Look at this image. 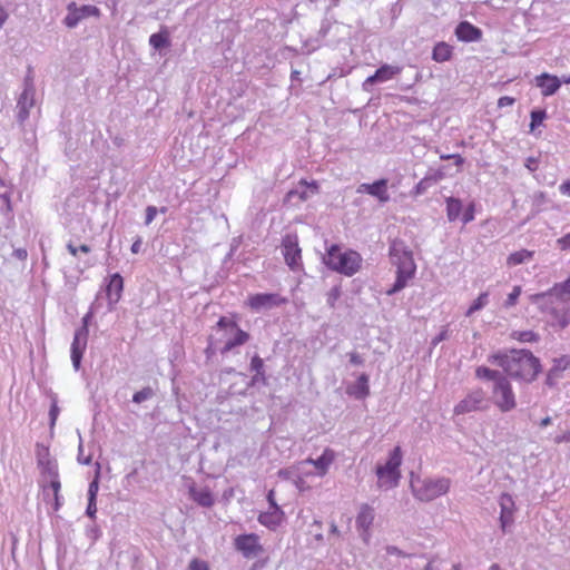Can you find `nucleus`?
<instances>
[{
	"label": "nucleus",
	"mask_w": 570,
	"mask_h": 570,
	"mask_svg": "<svg viewBox=\"0 0 570 570\" xmlns=\"http://www.w3.org/2000/svg\"><path fill=\"white\" fill-rule=\"evenodd\" d=\"M488 297H489V293L488 292L481 293L478 296V298L471 304V306L469 307V309L465 313V316L469 317L473 313L482 309L488 304V302H489Z\"/></svg>",
	"instance_id": "nucleus-34"
},
{
	"label": "nucleus",
	"mask_w": 570,
	"mask_h": 570,
	"mask_svg": "<svg viewBox=\"0 0 570 570\" xmlns=\"http://www.w3.org/2000/svg\"><path fill=\"white\" fill-rule=\"evenodd\" d=\"M258 539V535L252 533V559H257V561L252 564V570L264 567L268 560V548L262 546Z\"/></svg>",
	"instance_id": "nucleus-22"
},
{
	"label": "nucleus",
	"mask_w": 570,
	"mask_h": 570,
	"mask_svg": "<svg viewBox=\"0 0 570 570\" xmlns=\"http://www.w3.org/2000/svg\"><path fill=\"white\" fill-rule=\"evenodd\" d=\"M347 394L353 395L357 400H363L370 394L368 375L362 373L357 381L350 385L346 390Z\"/></svg>",
	"instance_id": "nucleus-23"
},
{
	"label": "nucleus",
	"mask_w": 570,
	"mask_h": 570,
	"mask_svg": "<svg viewBox=\"0 0 570 570\" xmlns=\"http://www.w3.org/2000/svg\"><path fill=\"white\" fill-rule=\"evenodd\" d=\"M59 407H58V404H57V399L56 396L52 399V403H51V406H50V411H49V417H50V428L52 429L56 424V421H57V417L59 415Z\"/></svg>",
	"instance_id": "nucleus-45"
},
{
	"label": "nucleus",
	"mask_w": 570,
	"mask_h": 570,
	"mask_svg": "<svg viewBox=\"0 0 570 570\" xmlns=\"http://www.w3.org/2000/svg\"><path fill=\"white\" fill-rule=\"evenodd\" d=\"M513 104H514V99L512 97H508V96H503V97L499 98V100H498V106L500 108L507 107V106H512Z\"/></svg>",
	"instance_id": "nucleus-59"
},
{
	"label": "nucleus",
	"mask_w": 570,
	"mask_h": 570,
	"mask_svg": "<svg viewBox=\"0 0 570 570\" xmlns=\"http://www.w3.org/2000/svg\"><path fill=\"white\" fill-rule=\"evenodd\" d=\"M537 86L541 88L543 96H551L558 91L561 82L557 76L542 73L535 77Z\"/></svg>",
	"instance_id": "nucleus-21"
},
{
	"label": "nucleus",
	"mask_w": 570,
	"mask_h": 570,
	"mask_svg": "<svg viewBox=\"0 0 570 570\" xmlns=\"http://www.w3.org/2000/svg\"><path fill=\"white\" fill-rule=\"evenodd\" d=\"M560 191L563 195L570 196V180H567V181H564L563 184L560 185Z\"/></svg>",
	"instance_id": "nucleus-63"
},
{
	"label": "nucleus",
	"mask_w": 570,
	"mask_h": 570,
	"mask_svg": "<svg viewBox=\"0 0 570 570\" xmlns=\"http://www.w3.org/2000/svg\"><path fill=\"white\" fill-rule=\"evenodd\" d=\"M149 43L155 49L159 50L169 45L168 38L161 32L153 33L149 38Z\"/></svg>",
	"instance_id": "nucleus-37"
},
{
	"label": "nucleus",
	"mask_w": 570,
	"mask_h": 570,
	"mask_svg": "<svg viewBox=\"0 0 570 570\" xmlns=\"http://www.w3.org/2000/svg\"><path fill=\"white\" fill-rule=\"evenodd\" d=\"M274 490H271L267 494V500L269 503V508L267 511L259 513L258 521L267 527L268 529H275L281 524L284 518V512L277 505L274 498Z\"/></svg>",
	"instance_id": "nucleus-11"
},
{
	"label": "nucleus",
	"mask_w": 570,
	"mask_h": 570,
	"mask_svg": "<svg viewBox=\"0 0 570 570\" xmlns=\"http://www.w3.org/2000/svg\"><path fill=\"white\" fill-rule=\"evenodd\" d=\"M462 202L459 198L455 197H448L446 198V217L449 222L456 220L461 213H462Z\"/></svg>",
	"instance_id": "nucleus-30"
},
{
	"label": "nucleus",
	"mask_w": 570,
	"mask_h": 570,
	"mask_svg": "<svg viewBox=\"0 0 570 570\" xmlns=\"http://www.w3.org/2000/svg\"><path fill=\"white\" fill-rule=\"evenodd\" d=\"M533 256H534L533 250L520 249V250L514 252L508 256L507 266L513 267L517 265L528 263L529 261H531L533 258Z\"/></svg>",
	"instance_id": "nucleus-28"
},
{
	"label": "nucleus",
	"mask_w": 570,
	"mask_h": 570,
	"mask_svg": "<svg viewBox=\"0 0 570 570\" xmlns=\"http://www.w3.org/2000/svg\"><path fill=\"white\" fill-rule=\"evenodd\" d=\"M474 219V204L471 203L464 210L462 215V222L463 224H468Z\"/></svg>",
	"instance_id": "nucleus-48"
},
{
	"label": "nucleus",
	"mask_w": 570,
	"mask_h": 570,
	"mask_svg": "<svg viewBox=\"0 0 570 570\" xmlns=\"http://www.w3.org/2000/svg\"><path fill=\"white\" fill-rule=\"evenodd\" d=\"M402 463V454L400 446H396L390 454L387 462L384 465L376 468V475L379 478V487L393 488L397 484L400 478L399 468Z\"/></svg>",
	"instance_id": "nucleus-4"
},
{
	"label": "nucleus",
	"mask_w": 570,
	"mask_h": 570,
	"mask_svg": "<svg viewBox=\"0 0 570 570\" xmlns=\"http://www.w3.org/2000/svg\"><path fill=\"white\" fill-rule=\"evenodd\" d=\"M520 294H521V287L520 286H514L512 292L508 295V298L504 302V306L505 307L514 306L517 301H518V297L520 296Z\"/></svg>",
	"instance_id": "nucleus-44"
},
{
	"label": "nucleus",
	"mask_w": 570,
	"mask_h": 570,
	"mask_svg": "<svg viewBox=\"0 0 570 570\" xmlns=\"http://www.w3.org/2000/svg\"><path fill=\"white\" fill-rule=\"evenodd\" d=\"M286 303V298L275 293L256 294L252 296V309H271Z\"/></svg>",
	"instance_id": "nucleus-16"
},
{
	"label": "nucleus",
	"mask_w": 570,
	"mask_h": 570,
	"mask_svg": "<svg viewBox=\"0 0 570 570\" xmlns=\"http://www.w3.org/2000/svg\"><path fill=\"white\" fill-rule=\"evenodd\" d=\"M448 338V330L443 328L439 335L432 340V345L436 346L439 343Z\"/></svg>",
	"instance_id": "nucleus-58"
},
{
	"label": "nucleus",
	"mask_w": 570,
	"mask_h": 570,
	"mask_svg": "<svg viewBox=\"0 0 570 570\" xmlns=\"http://www.w3.org/2000/svg\"><path fill=\"white\" fill-rule=\"evenodd\" d=\"M155 395L154 390L150 386H146L142 390L136 392L132 396V402L142 403Z\"/></svg>",
	"instance_id": "nucleus-39"
},
{
	"label": "nucleus",
	"mask_w": 570,
	"mask_h": 570,
	"mask_svg": "<svg viewBox=\"0 0 570 570\" xmlns=\"http://www.w3.org/2000/svg\"><path fill=\"white\" fill-rule=\"evenodd\" d=\"M67 10L68 13L63 19V23L70 29L77 27L81 20L88 17H98L100 14V11L96 6L83 4L78 7L76 2H70L67 6Z\"/></svg>",
	"instance_id": "nucleus-8"
},
{
	"label": "nucleus",
	"mask_w": 570,
	"mask_h": 570,
	"mask_svg": "<svg viewBox=\"0 0 570 570\" xmlns=\"http://www.w3.org/2000/svg\"><path fill=\"white\" fill-rule=\"evenodd\" d=\"M99 485L97 479L90 482L89 489H88V499L96 500L97 492H98Z\"/></svg>",
	"instance_id": "nucleus-52"
},
{
	"label": "nucleus",
	"mask_w": 570,
	"mask_h": 570,
	"mask_svg": "<svg viewBox=\"0 0 570 570\" xmlns=\"http://www.w3.org/2000/svg\"><path fill=\"white\" fill-rule=\"evenodd\" d=\"M451 56H452V47L445 42L436 43L433 49V52H432V58L436 62L448 61V60H450Z\"/></svg>",
	"instance_id": "nucleus-31"
},
{
	"label": "nucleus",
	"mask_w": 570,
	"mask_h": 570,
	"mask_svg": "<svg viewBox=\"0 0 570 570\" xmlns=\"http://www.w3.org/2000/svg\"><path fill=\"white\" fill-rule=\"evenodd\" d=\"M83 449H82V444L80 443L79 445V453H78V461L81 463V464H90L91 462V458L90 456H87V458H83Z\"/></svg>",
	"instance_id": "nucleus-61"
},
{
	"label": "nucleus",
	"mask_w": 570,
	"mask_h": 570,
	"mask_svg": "<svg viewBox=\"0 0 570 570\" xmlns=\"http://www.w3.org/2000/svg\"><path fill=\"white\" fill-rule=\"evenodd\" d=\"M513 337L520 342H537L539 340V335L532 331L514 332Z\"/></svg>",
	"instance_id": "nucleus-40"
},
{
	"label": "nucleus",
	"mask_w": 570,
	"mask_h": 570,
	"mask_svg": "<svg viewBox=\"0 0 570 570\" xmlns=\"http://www.w3.org/2000/svg\"><path fill=\"white\" fill-rule=\"evenodd\" d=\"M414 273L415 272L403 273V269L396 271V279L393 286L386 291V294L391 296L402 291L406 286L407 282L414 276Z\"/></svg>",
	"instance_id": "nucleus-29"
},
{
	"label": "nucleus",
	"mask_w": 570,
	"mask_h": 570,
	"mask_svg": "<svg viewBox=\"0 0 570 570\" xmlns=\"http://www.w3.org/2000/svg\"><path fill=\"white\" fill-rule=\"evenodd\" d=\"M492 399L494 405L498 406L501 412H510L515 409V396L512 390V385L505 375H503L495 384H493Z\"/></svg>",
	"instance_id": "nucleus-5"
},
{
	"label": "nucleus",
	"mask_w": 570,
	"mask_h": 570,
	"mask_svg": "<svg viewBox=\"0 0 570 570\" xmlns=\"http://www.w3.org/2000/svg\"><path fill=\"white\" fill-rule=\"evenodd\" d=\"M341 296V289L338 286H334L327 294V303L331 307L335 306V302Z\"/></svg>",
	"instance_id": "nucleus-47"
},
{
	"label": "nucleus",
	"mask_w": 570,
	"mask_h": 570,
	"mask_svg": "<svg viewBox=\"0 0 570 570\" xmlns=\"http://www.w3.org/2000/svg\"><path fill=\"white\" fill-rule=\"evenodd\" d=\"M455 36L461 41L472 42L481 39L482 31L470 22L462 21L455 28Z\"/></svg>",
	"instance_id": "nucleus-20"
},
{
	"label": "nucleus",
	"mask_w": 570,
	"mask_h": 570,
	"mask_svg": "<svg viewBox=\"0 0 570 570\" xmlns=\"http://www.w3.org/2000/svg\"><path fill=\"white\" fill-rule=\"evenodd\" d=\"M124 288V279L120 274L116 273L110 277L107 285V296L109 304H115L119 301Z\"/></svg>",
	"instance_id": "nucleus-25"
},
{
	"label": "nucleus",
	"mask_w": 570,
	"mask_h": 570,
	"mask_svg": "<svg viewBox=\"0 0 570 570\" xmlns=\"http://www.w3.org/2000/svg\"><path fill=\"white\" fill-rule=\"evenodd\" d=\"M348 357H350V362L353 364V365H363L364 364V358L356 352H351L347 354Z\"/></svg>",
	"instance_id": "nucleus-54"
},
{
	"label": "nucleus",
	"mask_w": 570,
	"mask_h": 570,
	"mask_svg": "<svg viewBox=\"0 0 570 570\" xmlns=\"http://www.w3.org/2000/svg\"><path fill=\"white\" fill-rule=\"evenodd\" d=\"M96 512H97L96 500L88 499V505H87L86 514L88 517H90V518H95Z\"/></svg>",
	"instance_id": "nucleus-53"
},
{
	"label": "nucleus",
	"mask_w": 570,
	"mask_h": 570,
	"mask_svg": "<svg viewBox=\"0 0 570 570\" xmlns=\"http://www.w3.org/2000/svg\"><path fill=\"white\" fill-rule=\"evenodd\" d=\"M317 188L318 187L315 181L307 184L305 180H302L297 188L292 189L286 194L285 200L287 203H293L294 198H297L298 202H305L312 194L317 193Z\"/></svg>",
	"instance_id": "nucleus-19"
},
{
	"label": "nucleus",
	"mask_w": 570,
	"mask_h": 570,
	"mask_svg": "<svg viewBox=\"0 0 570 570\" xmlns=\"http://www.w3.org/2000/svg\"><path fill=\"white\" fill-rule=\"evenodd\" d=\"M263 365H264V363H263L262 358H259L257 356L252 357V363H250L252 372H255V375L252 377V385H254L259 380L265 382V377L262 372Z\"/></svg>",
	"instance_id": "nucleus-35"
},
{
	"label": "nucleus",
	"mask_w": 570,
	"mask_h": 570,
	"mask_svg": "<svg viewBox=\"0 0 570 570\" xmlns=\"http://www.w3.org/2000/svg\"><path fill=\"white\" fill-rule=\"evenodd\" d=\"M283 255L286 264L292 268L296 269L301 262V248L298 246L297 236L286 235L282 242Z\"/></svg>",
	"instance_id": "nucleus-12"
},
{
	"label": "nucleus",
	"mask_w": 570,
	"mask_h": 570,
	"mask_svg": "<svg viewBox=\"0 0 570 570\" xmlns=\"http://www.w3.org/2000/svg\"><path fill=\"white\" fill-rule=\"evenodd\" d=\"M402 68L399 66L392 65H383L381 66L374 75L366 78L363 83L364 89H367V86L374 85L376 82H384L392 79L394 76L401 72Z\"/></svg>",
	"instance_id": "nucleus-18"
},
{
	"label": "nucleus",
	"mask_w": 570,
	"mask_h": 570,
	"mask_svg": "<svg viewBox=\"0 0 570 570\" xmlns=\"http://www.w3.org/2000/svg\"><path fill=\"white\" fill-rule=\"evenodd\" d=\"M557 244L560 247V249H562V250L570 249V233H568L564 236H562L561 238H559L557 240Z\"/></svg>",
	"instance_id": "nucleus-51"
},
{
	"label": "nucleus",
	"mask_w": 570,
	"mask_h": 570,
	"mask_svg": "<svg viewBox=\"0 0 570 570\" xmlns=\"http://www.w3.org/2000/svg\"><path fill=\"white\" fill-rule=\"evenodd\" d=\"M386 553L390 556L406 557V554L395 546H387Z\"/></svg>",
	"instance_id": "nucleus-57"
},
{
	"label": "nucleus",
	"mask_w": 570,
	"mask_h": 570,
	"mask_svg": "<svg viewBox=\"0 0 570 570\" xmlns=\"http://www.w3.org/2000/svg\"><path fill=\"white\" fill-rule=\"evenodd\" d=\"M40 468L42 469V472L50 479L59 476L56 461H48L45 463V465H40Z\"/></svg>",
	"instance_id": "nucleus-42"
},
{
	"label": "nucleus",
	"mask_w": 570,
	"mask_h": 570,
	"mask_svg": "<svg viewBox=\"0 0 570 570\" xmlns=\"http://www.w3.org/2000/svg\"><path fill=\"white\" fill-rule=\"evenodd\" d=\"M442 177H443V175L440 171H436L433 175L425 176L415 186V194L416 195L424 194L426 191V189L432 186V184L439 181L440 179H442Z\"/></svg>",
	"instance_id": "nucleus-32"
},
{
	"label": "nucleus",
	"mask_w": 570,
	"mask_h": 570,
	"mask_svg": "<svg viewBox=\"0 0 570 570\" xmlns=\"http://www.w3.org/2000/svg\"><path fill=\"white\" fill-rule=\"evenodd\" d=\"M217 325V333L224 332V335L227 336L222 352H228L235 346L245 343L248 337L246 332L239 330L233 322L224 317L219 320Z\"/></svg>",
	"instance_id": "nucleus-7"
},
{
	"label": "nucleus",
	"mask_w": 570,
	"mask_h": 570,
	"mask_svg": "<svg viewBox=\"0 0 570 570\" xmlns=\"http://www.w3.org/2000/svg\"><path fill=\"white\" fill-rule=\"evenodd\" d=\"M475 375L479 379H487V380L493 381L494 384L499 381V379H501L503 376V374L501 372L491 370L485 366H479L475 371Z\"/></svg>",
	"instance_id": "nucleus-33"
},
{
	"label": "nucleus",
	"mask_w": 570,
	"mask_h": 570,
	"mask_svg": "<svg viewBox=\"0 0 570 570\" xmlns=\"http://www.w3.org/2000/svg\"><path fill=\"white\" fill-rule=\"evenodd\" d=\"M334 460V452L330 449H326L323 454L317 459H307L305 462L313 464L317 470L320 475L326 474L330 465Z\"/></svg>",
	"instance_id": "nucleus-26"
},
{
	"label": "nucleus",
	"mask_w": 570,
	"mask_h": 570,
	"mask_svg": "<svg viewBox=\"0 0 570 570\" xmlns=\"http://www.w3.org/2000/svg\"><path fill=\"white\" fill-rule=\"evenodd\" d=\"M189 570H209L206 561L193 559L189 563Z\"/></svg>",
	"instance_id": "nucleus-49"
},
{
	"label": "nucleus",
	"mask_w": 570,
	"mask_h": 570,
	"mask_svg": "<svg viewBox=\"0 0 570 570\" xmlns=\"http://www.w3.org/2000/svg\"><path fill=\"white\" fill-rule=\"evenodd\" d=\"M374 509L367 503H363L360 507V511L356 517V527L361 531V537L364 542H368L370 528L374 521Z\"/></svg>",
	"instance_id": "nucleus-14"
},
{
	"label": "nucleus",
	"mask_w": 570,
	"mask_h": 570,
	"mask_svg": "<svg viewBox=\"0 0 570 570\" xmlns=\"http://www.w3.org/2000/svg\"><path fill=\"white\" fill-rule=\"evenodd\" d=\"M485 393L481 389H476L470 392L462 401H460L455 407V414H465L473 411H480L487 407Z\"/></svg>",
	"instance_id": "nucleus-9"
},
{
	"label": "nucleus",
	"mask_w": 570,
	"mask_h": 570,
	"mask_svg": "<svg viewBox=\"0 0 570 570\" xmlns=\"http://www.w3.org/2000/svg\"><path fill=\"white\" fill-rule=\"evenodd\" d=\"M235 548L240 551L244 557H249V534H242L235 539Z\"/></svg>",
	"instance_id": "nucleus-36"
},
{
	"label": "nucleus",
	"mask_w": 570,
	"mask_h": 570,
	"mask_svg": "<svg viewBox=\"0 0 570 570\" xmlns=\"http://www.w3.org/2000/svg\"><path fill=\"white\" fill-rule=\"evenodd\" d=\"M570 365V360L567 356H562L560 358L554 360V365L550 370V373H557L566 370Z\"/></svg>",
	"instance_id": "nucleus-43"
},
{
	"label": "nucleus",
	"mask_w": 570,
	"mask_h": 570,
	"mask_svg": "<svg viewBox=\"0 0 570 570\" xmlns=\"http://www.w3.org/2000/svg\"><path fill=\"white\" fill-rule=\"evenodd\" d=\"M140 247H141V239H140V238H138V239H136V240L132 243V245H131V248H130V249H131V253H134V254H138V253H139V250H140Z\"/></svg>",
	"instance_id": "nucleus-64"
},
{
	"label": "nucleus",
	"mask_w": 570,
	"mask_h": 570,
	"mask_svg": "<svg viewBox=\"0 0 570 570\" xmlns=\"http://www.w3.org/2000/svg\"><path fill=\"white\" fill-rule=\"evenodd\" d=\"M36 89L30 79L24 80V88L17 101L18 120L23 122L28 117L30 109L35 106Z\"/></svg>",
	"instance_id": "nucleus-10"
},
{
	"label": "nucleus",
	"mask_w": 570,
	"mask_h": 570,
	"mask_svg": "<svg viewBox=\"0 0 570 570\" xmlns=\"http://www.w3.org/2000/svg\"><path fill=\"white\" fill-rule=\"evenodd\" d=\"M451 480L448 478L423 479L411 481L414 497L423 502H430L450 490Z\"/></svg>",
	"instance_id": "nucleus-3"
},
{
	"label": "nucleus",
	"mask_w": 570,
	"mask_h": 570,
	"mask_svg": "<svg viewBox=\"0 0 570 570\" xmlns=\"http://www.w3.org/2000/svg\"><path fill=\"white\" fill-rule=\"evenodd\" d=\"M49 487L53 492V497H57L61 488L59 476L50 479Z\"/></svg>",
	"instance_id": "nucleus-55"
},
{
	"label": "nucleus",
	"mask_w": 570,
	"mask_h": 570,
	"mask_svg": "<svg viewBox=\"0 0 570 570\" xmlns=\"http://www.w3.org/2000/svg\"><path fill=\"white\" fill-rule=\"evenodd\" d=\"M157 208L155 206H148L146 208V218H145V224L146 225H149L151 224V222L155 219L156 215H157Z\"/></svg>",
	"instance_id": "nucleus-50"
},
{
	"label": "nucleus",
	"mask_w": 570,
	"mask_h": 570,
	"mask_svg": "<svg viewBox=\"0 0 570 570\" xmlns=\"http://www.w3.org/2000/svg\"><path fill=\"white\" fill-rule=\"evenodd\" d=\"M546 117H547L546 110H543V109L532 110L531 111L530 129L533 130L537 126L541 125Z\"/></svg>",
	"instance_id": "nucleus-41"
},
{
	"label": "nucleus",
	"mask_w": 570,
	"mask_h": 570,
	"mask_svg": "<svg viewBox=\"0 0 570 570\" xmlns=\"http://www.w3.org/2000/svg\"><path fill=\"white\" fill-rule=\"evenodd\" d=\"M554 442L556 443H563V442H570V431L567 432V433H563L561 435H558L556 439H554Z\"/></svg>",
	"instance_id": "nucleus-62"
},
{
	"label": "nucleus",
	"mask_w": 570,
	"mask_h": 570,
	"mask_svg": "<svg viewBox=\"0 0 570 570\" xmlns=\"http://www.w3.org/2000/svg\"><path fill=\"white\" fill-rule=\"evenodd\" d=\"M88 333L89 331L86 326H81L75 332L71 343V361L76 371L80 368L82 354L87 346Z\"/></svg>",
	"instance_id": "nucleus-13"
},
{
	"label": "nucleus",
	"mask_w": 570,
	"mask_h": 570,
	"mask_svg": "<svg viewBox=\"0 0 570 570\" xmlns=\"http://www.w3.org/2000/svg\"><path fill=\"white\" fill-rule=\"evenodd\" d=\"M524 166L530 170V171H534L537 170L538 168V158L535 157H528L525 159V164Z\"/></svg>",
	"instance_id": "nucleus-56"
},
{
	"label": "nucleus",
	"mask_w": 570,
	"mask_h": 570,
	"mask_svg": "<svg viewBox=\"0 0 570 570\" xmlns=\"http://www.w3.org/2000/svg\"><path fill=\"white\" fill-rule=\"evenodd\" d=\"M499 504L501 508L500 527L503 532H507L508 528L511 527L514 521L513 513L515 504L512 497L509 493L501 494Z\"/></svg>",
	"instance_id": "nucleus-15"
},
{
	"label": "nucleus",
	"mask_w": 570,
	"mask_h": 570,
	"mask_svg": "<svg viewBox=\"0 0 570 570\" xmlns=\"http://www.w3.org/2000/svg\"><path fill=\"white\" fill-rule=\"evenodd\" d=\"M255 29L257 41L262 43V47H264L265 37L269 39L276 28L269 19H258L255 24Z\"/></svg>",
	"instance_id": "nucleus-27"
},
{
	"label": "nucleus",
	"mask_w": 570,
	"mask_h": 570,
	"mask_svg": "<svg viewBox=\"0 0 570 570\" xmlns=\"http://www.w3.org/2000/svg\"><path fill=\"white\" fill-rule=\"evenodd\" d=\"M357 193H366L376 197L381 203H387L390 195L387 193V179H379L373 184H362L357 188Z\"/></svg>",
	"instance_id": "nucleus-17"
},
{
	"label": "nucleus",
	"mask_w": 570,
	"mask_h": 570,
	"mask_svg": "<svg viewBox=\"0 0 570 570\" xmlns=\"http://www.w3.org/2000/svg\"><path fill=\"white\" fill-rule=\"evenodd\" d=\"M190 498L199 505L209 508L214 504L213 493L208 488H198L195 485L189 487Z\"/></svg>",
	"instance_id": "nucleus-24"
},
{
	"label": "nucleus",
	"mask_w": 570,
	"mask_h": 570,
	"mask_svg": "<svg viewBox=\"0 0 570 570\" xmlns=\"http://www.w3.org/2000/svg\"><path fill=\"white\" fill-rule=\"evenodd\" d=\"M390 257L392 263L396 266V271L403 269V273L415 272L416 266L412 252L402 240L395 239L391 243Z\"/></svg>",
	"instance_id": "nucleus-6"
},
{
	"label": "nucleus",
	"mask_w": 570,
	"mask_h": 570,
	"mask_svg": "<svg viewBox=\"0 0 570 570\" xmlns=\"http://www.w3.org/2000/svg\"><path fill=\"white\" fill-rule=\"evenodd\" d=\"M488 360L502 367L508 376L525 383L533 382L541 372L539 358L529 350L498 352L490 355Z\"/></svg>",
	"instance_id": "nucleus-1"
},
{
	"label": "nucleus",
	"mask_w": 570,
	"mask_h": 570,
	"mask_svg": "<svg viewBox=\"0 0 570 570\" xmlns=\"http://www.w3.org/2000/svg\"><path fill=\"white\" fill-rule=\"evenodd\" d=\"M36 456L39 466L45 465V463L48 461H51L49 449L40 443H37L36 445Z\"/></svg>",
	"instance_id": "nucleus-38"
},
{
	"label": "nucleus",
	"mask_w": 570,
	"mask_h": 570,
	"mask_svg": "<svg viewBox=\"0 0 570 570\" xmlns=\"http://www.w3.org/2000/svg\"><path fill=\"white\" fill-rule=\"evenodd\" d=\"M67 249L75 257L78 255L79 252L83 253V254H88L91 250L88 245L83 244V245H80L79 247H76L72 243L67 244Z\"/></svg>",
	"instance_id": "nucleus-46"
},
{
	"label": "nucleus",
	"mask_w": 570,
	"mask_h": 570,
	"mask_svg": "<svg viewBox=\"0 0 570 570\" xmlns=\"http://www.w3.org/2000/svg\"><path fill=\"white\" fill-rule=\"evenodd\" d=\"M324 262L331 269L352 276L360 269L362 257L354 250L342 253L337 245H333L324 257Z\"/></svg>",
	"instance_id": "nucleus-2"
},
{
	"label": "nucleus",
	"mask_w": 570,
	"mask_h": 570,
	"mask_svg": "<svg viewBox=\"0 0 570 570\" xmlns=\"http://www.w3.org/2000/svg\"><path fill=\"white\" fill-rule=\"evenodd\" d=\"M12 255L19 261H24L28 256V253L26 248H16Z\"/></svg>",
	"instance_id": "nucleus-60"
}]
</instances>
